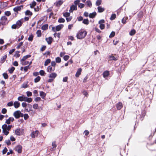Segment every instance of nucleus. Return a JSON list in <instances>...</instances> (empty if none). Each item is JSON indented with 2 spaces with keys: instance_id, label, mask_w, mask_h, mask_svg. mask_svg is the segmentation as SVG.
Segmentation results:
<instances>
[{
  "instance_id": "30",
  "label": "nucleus",
  "mask_w": 156,
  "mask_h": 156,
  "mask_svg": "<svg viewBox=\"0 0 156 156\" xmlns=\"http://www.w3.org/2000/svg\"><path fill=\"white\" fill-rule=\"evenodd\" d=\"M48 24H45L44 25H43L41 29L43 30H45L48 28Z\"/></svg>"
},
{
  "instance_id": "10",
  "label": "nucleus",
  "mask_w": 156,
  "mask_h": 156,
  "mask_svg": "<svg viewBox=\"0 0 156 156\" xmlns=\"http://www.w3.org/2000/svg\"><path fill=\"white\" fill-rule=\"evenodd\" d=\"M22 147L21 145H18L16 147L15 149L19 153H21L22 152Z\"/></svg>"
},
{
  "instance_id": "16",
  "label": "nucleus",
  "mask_w": 156,
  "mask_h": 156,
  "mask_svg": "<svg viewBox=\"0 0 156 156\" xmlns=\"http://www.w3.org/2000/svg\"><path fill=\"white\" fill-rule=\"evenodd\" d=\"M13 105L15 108H17L20 107V104L18 101H15L14 102Z\"/></svg>"
},
{
  "instance_id": "41",
  "label": "nucleus",
  "mask_w": 156,
  "mask_h": 156,
  "mask_svg": "<svg viewBox=\"0 0 156 156\" xmlns=\"http://www.w3.org/2000/svg\"><path fill=\"white\" fill-rule=\"evenodd\" d=\"M29 62L28 61H26L24 62H21V64L23 66L29 64Z\"/></svg>"
},
{
  "instance_id": "26",
  "label": "nucleus",
  "mask_w": 156,
  "mask_h": 156,
  "mask_svg": "<svg viewBox=\"0 0 156 156\" xmlns=\"http://www.w3.org/2000/svg\"><path fill=\"white\" fill-rule=\"evenodd\" d=\"M109 58L110 60H114L115 61L117 60V58L115 57L113 55L109 56Z\"/></svg>"
},
{
  "instance_id": "58",
  "label": "nucleus",
  "mask_w": 156,
  "mask_h": 156,
  "mask_svg": "<svg viewBox=\"0 0 156 156\" xmlns=\"http://www.w3.org/2000/svg\"><path fill=\"white\" fill-rule=\"evenodd\" d=\"M55 37H56L59 38L60 37V33H58V34L55 33L54 34Z\"/></svg>"
},
{
  "instance_id": "4",
  "label": "nucleus",
  "mask_w": 156,
  "mask_h": 156,
  "mask_svg": "<svg viewBox=\"0 0 156 156\" xmlns=\"http://www.w3.org/2000/svg\"><path fill=\"white\" fill-rule=\"evenodd\" d=\"M63 24H61L56 26V27H53L52 28V30L54 32H55L56 31H59L63 27Z\"/></svg>"
},
{
  "instance_id": "56",
  "label": "nucleus",
  "mask_w": 156,
  "mask_h": 156,
  "mask_svg": "<svg viewBox=\"0 0 156 156\" xmlns=\"http://www.w3.org/2000/svg\"><path fill=\"white\" fill-rule=\"evenodd\" d=\"M29 117L28 115L27 114H25L24 115V118L25 120H27Z\"/></svg>"
},
{
  "instance_id": "52",
  "label": "nucleus",
  "mask_w": 156,
  "mask_h": 156,
  "mask_svg": "<svg viewBox=\"0 0 156 156\" xmlns=\"http://www.w3.org/2000/svg\"><path fill=\"white\" fill-rule=\"evenodd\" d=\"M115 32L112 31L111 32L110 34L109 35V37L111 38L113 37L115 35Z\"/></svg>"
},
{
  "instance_id": "43",
  "label": "nucleus",
  "mask_w": 156,
  "mask_h": 156,
  "mask_svg": "<svg viewBox=\"0 0 156 156\" xmlns=\"http://www.w3.org/2000/svg\"><path fill=\"white\" fill-rule=\"evenodd\" d=\"M28 87L27 83L25 82L23 83L22 85V87L26 88Z\"/></svg>"
},
{
  "instance_id": "34",
  "label": "nucleus",
  "mask_w": 156,
  "mask_h": 156,
  "mask_svg": "<svg viewBox=\"0 0 156 156\" xmlns=\"http://www.w3.org/2000/svg\"><path fill=\"white\" fill-rule=\"evenodd\" d=\"M7 57V56L6 55H5L3 56L2 58H1V61L2 62H5V60L6 59Z\"/></svg>"
},
{
  "instance_id": "38",
  "label": "nucleus",
  "mask_w": 156,
  "mask_h": 156,
  "mask_svg": "<svg viewBox=\"0 0 156 156\" xmlns=\"http://www.w3.org/2000/svg\"><path fill=\"white\" fill-rule=\"evenodd\" d=\"M101 3V0H97L96 2V5L97 6H99Z\"/></svg>"
},
{
  "instance_id": "17",
  "label": "nucleus",
  "mask_w": 156,
  "mask_h": 156,
  "mask_svg": "<svg viewBox=\"0 0 156 156\" xmlns=\"http://www.w3.org/2000/svg\"><path fill=\"white\" fill-rule=\"evenodd\" d=\"M45 39L49 44H50L52 42V39L51 37H49L48 38H46Z\"/></svg>"
},
{
  "instance_id": "40",
  "label": "nucleus",
  "mask_w": 156,
  "mask_h": 156,
  "mask_svg": "<svg viewBox=\"0 0 156 156\" xmlns=\"http://www.w3.org/2000/svg\"><path fill=\"white\" fill-rule=\"evenodd\" d=\"M33 37L34 36L33 35H30L28 38V41H32L33 40Z\"/></svg>"
},
{
  "instance_id": "53",
  "label": "nucleus",
  "mask_w": 156,
  "mask_h": 156,
  "mask_svg": "<svg viewBox=\"0 0 156 156\" xmlns=\"http://www.w3.org/2000/svg\"><path fill=\"white\" fill-rule=\"evenodd\" d=\"M69 58V55H66L64 56L63 58L64 60L67 61Z\"/></svg>"
},
{
  "instance_id": "5",
  "label": "nucleus",
  "mask_w": 156,
  "mask_h": 156,
  "mask_svg": "<svg viewBox=\"0 0 156 156\" xmlns=\"http://www.w3.org/2000/svg\"><path fill=\"white\" fill-rule=\"evenodd\" d=\"M23 8V6L22 5L20 6H17L15 7L13 10L14 11L16 12L15 14L16 15L18 13V11H20Z\"/></svg>"
},
{
  "instance_id": "54",
  "label": "nucleus",
  "mask_w": 156,
  "mask_h": 156,
  "mask_svg": "<svg viewBox=\"0 0 156 156\" xmlns=\"http://www.w3.org/2000/svg\"><path fill=\"white\" fill-rule=\"evenodd\" d=\"M80 0H76L74 2V3L75 5H78L80 4Z\"/></svg>"
},
{
  "instance_id": "6",
  "label": "nucleus",
  "mask_w": 156,
  "mask_h": 156,
  "mask_svg": "<svg viewBox=\"0 0 156 156\" xmlns=\"http://www.w3.org/2000/svg\"><path fill=\"white\" fill-rule=\"evenodd\" d=\"M23 129H20L19 128L15 130V133L17 135H20L23 134Z\"/></svg>"
},
{
  "instance_id": "14",
  "label": "nucleus",
  "mask_w": 156,
  "mask_h": 156,
  "mask_svg": "<svg viewBox=\"0 0 156 156\" xmlns=\"http://www.w3.org/2000/svg\"><path fill=\"white\" fill-rule=\"evenodd\" d=\"M24 101L30 103L32 101V99L31 98H28L25 96Z\"/></svg>"
},
{
  "instance_id": "25",
  "label": "nucleus",
  "mask_w": 156,
  "mask_h": 156,
  "mask_svg": "<svg viewBox=\"0 0 156 156\" xmlns=\"http://www.w3.org/2000/svg\"><path fill=\"white\" fill-rule=\"evenodd\" d=\"M96 15V13L95 12H93L92 13H90L89 15V16L90 18H93L95 17Z\"/></svg>"
},
{
  "instance_id": "42",
  "label": "nucleus",
  "mask_w": 156,
  "mask_h": 156,
  "mask_svg": "<svg viewBox=\"0 0 156 156\" xmlns=\"http://www.w3.org/2000/svg\"><path fill=\"white\" fill-rule=\"evenodd\" d=\"M70 15L69 12H66L64 13L63 16H64L67 17L69 16Z\"/></svg>"
},
{
  "instance_id": "11",
  "label": "nucleus",
  "mask_w": 156,
  "mask_h": 156,
  "mask_svg": "<svg viewBox=\"0 0 156 156\" xmlns=\"http://www.w3.org/2000/svg\"><path fill=\"white\" fill-rule=\"evenodd\" d=\"M63 1L62 0H60L56 1L55 3V4L56 6L59 7L61 5L63 2Z\"/></svg>"
},
{
  "instance_id": "60",
  "label": "nucleus",
  "mask_w": 156,
  "mask_h": 156,
  "mask_svg": "<svg viewBox=\"0 0 156 156\" xmlns=\"http://www.w3.org/2000/svg\"><path fill=\"white\" fill-rule=\"evenodd\" d=\"M7 112V110L5 108H3L2 109V112L3 114H5Z\"/></svg>"
},
{
  "instance_id": "39",
  "label": "nucleus",
  "mask_w": 156,
  "mask_h": 156,
  "mask_svg": "<svg viewBox=\"0 0 156 156\" xmlns=\"http://www.w3.org/2000/svg\"><path fill=\"white\" fill-rule=\"evenodd\" d=\"M15 68L14 67H12L10 68V69L9 70V71L10 73H12L13 72V71L15 70Z\"/></svg>"
},
{
  "instance_id": "8",
  "label": "nucleus",
  "mask_w": 156,
  "mask_h": 156,
  "mask_svg": "<svg viewBox=\"0 0 156 156\" xmlns=\"http://www.w3.org/2000/svg\"><path fill=\"white\" fill-rule=\"evenodd\" d=\"M1 22L2 23V25H5L7 23V18L5 16H2L1 19Z\"/></svg>"
},
{
  "instance_id": "31",
  "label": "nucleus",
  "mask_w": 156,
  "mask_h": 156,
  "mask_svg": "<svg viewBox=\"0 0 156 156\" xmlns=\"http://www.w3.org/2000/svg\"><path fill=\"white\" fill-rule=\"evenodd\" d=\"M51 60L50 59H47L45 61L44 64V65L45 66H46L50 62Z\"/></svg>"
},
{
  "instance_id": "55",
  "label": "nucleus",
  "mask_w": 156,
  "mask_h": 156,
  "mask_svg": "<svg viewBox=\"0 0 156 156\" xmlns=\"http://www.w3.org/2000/svg\"><path fill=\"white\" fill-rule=\"evenodd\" d=\"M5 15L9 16L11 15V13L10 11H7L5 12Z\"/></svg>"
},
{
  "instance_id": "12",
  "label": "nucleus",
  "mask_w": 156,
  "mask_h": 156,
  "mask_svg": "<svg viewBox=\"0 0 156 156\" xmlns=\"http://www.w3.org/2000/svg\"><path fill=\"white\" fill-rule=\"evenodd\" d=\"M77 9V6L76 5H73L70 8L69 11L70 12H73V10H76Z\"/></svg>"
},
{
  "instance_id": "45",
  "label": "nucleus",
  "mask_w": 156,
  "mask_h": 156,
  "mask_svg": "<svg viewBox=\"0 0 156 156\" xmlns=\"http://www.w3.org/2000/svg\"><path fill=\"white\" fill-rule=\"evenodd\" d=\"M36 34H37V36L38 37H40L41 36V32L40 30H38L37 31Z\"/></svg>"
},
{
  "instance_id": "23",
  "label": "nucleus",
  "mask_w": 156,
  "mask_h": 156,
  "mask_svg": "<svg viewBox=\"0 0 156 156\" xmlns=\"http://www.w3.org/2000/svg\"><path fill=\"white\" fill-rule=\"evenodd\" d=\"M46 94L43 91L40 92V95L41 96V98L44 99L45 97Z\"/></svg>"
},
{
  "instance_id": "35",
  "label": "nucleus",
  "mask_w": 156,
  "mask_h": 156,
  "mask_svg": "<svg viewBox=\"0 0 156 156\" xmlns=\"http://www.w3.org/2000/svg\"><path fill=\"white\" fill-rule=\"evenodd\" d=\"M41 79V77L39 76H37L36 78L34 79V82L37 83L39 82Z\"/></svg>"
},
{
  "instance_id": "57",
  "label": "nucleus",
  "mask_w": 156,
  "mask_h": 156,
  "mask_svg": "<svg viewBox=\"0 0 156 156\" xmlns=\"http://www.w3.org/2000/svg\"><path fill=\"white\" fill-rule=\"evenodd\" d=\"M39 73H40V74L41 76H44V75L45 73L44 71V70H41L40 71Z\"/></svg>"
},
{
  "instance_id": "33",
  "label": "nucleus",
  "mask_w": 156,
  "mask_h": 156,
  "mask_svg": "<svg viewBox=\"0 0 156 156\" xmlns=\"http://www.w3.org/2000/svg\"><path fill=\"white\" fill-rule=\"evenodd\" d=\"M116 15L115 14H113L112 15L110 19L111 20H113L116 18Z\"/></svg>"
},
{
  "instance_id": "18",
  "label": "nucleus",
  "mask_w": 156,
  "mask_h": 156,
  "mask_svg": "<svg viewBox=\"0 0 156 156\" xmlns=\"http://www.w3.org/2000/svg\"><path fill=\"white\" fill-rule=\"evenodd\" d=\"M31 56V55H27L24 56L22 59L21 60V62H24L27 58L30 57Z\"/></svg>"
},
{
  "instance_id": "49",
  "label": "nucleus",
  "mask_w": 156,
  "mask_h": 156,
  "mask_svg": "<svg viewBox=\"0 0 156 156\" xmlns=\"http://www.w3.org/2000/svg\"><path fill=\"white\" fill-rule=\"evenodd\" d=\"M87 5L89 7H91L92 5V3L90 1H87L86 2Z\"/></svg>"
},
{
  "instance_id": "32",
  "label": "nucleus",
  "mask_w": 156,
  "mask_h": 156,
  "mask_svg": "<svg viewBox=\"0 0 156 156\" xmlns=\"http://www.w3.org/2000/svg\"><path fill=\"white\" fill-rule=\"evenodd\" d=\"M136 33V31L135 30H132L129 32V35L131 36L134 35Z\"/></svg>"
},
{
  "instance_id": "50",
  "label": "nucleus",
  "mask_w": 156,
  "mask_h": 156,
  "mask_svg": "<svg viewBox=\"0 0 156 156\" xmlns=\"http://www.w3.org/2000/svg\"><path fill=\"white\" fill-rule=\"evenodd\" d=\"M8 151L6 147H5L2 151V154H5Z\"/></svg>"
},
{
  "instance_id": "2",
  "label": "nucleus",
  "mask_w": 156,
  "mask_h": 156,
  "mask_svg": "<svg viewBox=\"0 0 156 156\" xmlns=\"http://www.w3.org/2000/svg\"><path fill=\"white\" fill-rule=\"evenodd\" d=\"M87 34V32L85 31H80L77 33L76 37L78 39L84 38Z\"/></svg>"
},
{
  "instance_id": "27",
  "label": "nucleus",
  "mask_w": 156,
  "mask_h": 156,
  "mask_svg": "<svg viewBox=\"0 0 156 156\" xmlns=\"http://www.w3.org/2000/svg\"><path fill=\"white\" fill-rule=\"evenodd\" d=\"M98 12H103L104 10L105 9L104 8H103L101 6H98Z\"/></svg>"
},
{
  "instance_id": "29",
  "label": "nucleus",
  "mask_w": 156,
  "mask_h": 156,
  "mask_svg": "<svg viewBox=\"0 0 156 156\" xmlns=\"http://www.w3.org/2000/svg\"><path fill=\"white\" fill-rule=\"evenodd\" d=\"M32 14V12L30 10H27L25 12V15H26L31 16Z\"/></svg>"
},
{
  "instance_id": "1",
  "label": "nucleus",
  "mask_w": 156,
  "mask_h": 156,
  "mask_svg": "<svg viewBox=\"0 0 156 156\" xmlns=\"http://www.w3.org/2000/svg\"><path fill=\"white\" fill-rule=\"evenodd\" d=\"M12 127V125L7 126L6 124H4L2 126L3 133L5 135H7L9 133L8 131L10 130Z\"/></svg>"
},
{
  "instance_id": "21",
  "label": "nucleus",
  "mask_w": 156,
  "mask_h": 156,
  "mask_svg": "<svg viewBox=\"0 0 156 156\" xmlns=\"http://www.w3.org/2000/svg\"><path fill=\"white\" fill-rule=\"evenodd\" d=\"M25 97V95H22L21 96H19L18 97L17 99L18 101H24Z\"/></svg>"
},
{
  "instance_id": "19",
  "label": "nucleus",
  "mask_w": 156,
  "mask_h": 156,
  "mask_svg": "<svg viewBox=\"0 0 156 156\" xmlns=\"http://www.w3.org/2000/svg\"><path fill=\"white\" fill-rule=\"evenodd\" d=\"M117 108L118 110H120L122 107V103L119 102L116 105Z\"/></svg>"
},
{
  "instance_id": "28",
  "label": "nucleus",
  "mask_w": 156,
  "mask_h": 156,
  "mask_svg": "<svg viewBox=\"0 0 156 156\" xmlns=\"http://www.w3.org/2000/svg\"><path fill=\"white\" fill-rule=\"evenodd\" d=\"M26 0H17L16 2V3L17 5H19L22 4Z\"/></svg>"
},
{
  "instance_id": "51",
  "label": "nucleus",
  "mask_w": 156,
  "mask_h": 156,
  "mask_svg": "<svg viewBox=\"0 0 156 156\" xmlns=\"http://www.w3.org/2000/svg\"><path fill=\"white\" fill-rule=\"evenodd\" d=\"M33 107L34 109H37L38 108V105L37 104H35L33 105Z\"/></svg>"
},
{
  "instance_id": "46",
  "label": "nucleus",
  "mask_w": 156,
  "mask_h": 156,
  "mask_svg": "<svg viewBox=\"0 0 156 156\" xmlns=\"http://www.w3.org/2000/svg\"><path fill=\"white\" fill-rule=\"evenodd\" d=\"M58 21L59 23H64L65 21V20L63 18H61L59 19L58 20Z\"/></svg>"
},
{
  "instance_id": "22",
  "label": "nucleus",
  "mask_w": 156,
  "mask_h": 156,
  "mask_svg": "<svg viewBox=\"0 0 156 156\" xmlns=\"http://www.w3.org/2000/svg\"><path fill=\"white\" fill-rule=\"evenodd\" d=\"M52 147L51 148L50 150L51 151H53L55 149V148L56 147V145L55 144V142H53L52 143Z\"/></svg>"
},
{
  "instance_id": "64",
  "label": "nucleus",
  "mask_w": 156,
  "mask_h": 156,
  "mask_svg": "<svg viewBox=\"0 0 156 156\" xmlns=\"http://www.w3.org/2000/svg\"><path fill=\"white\" fill-rule=\"evenodd\" d=\"M78 6L79 8H82L84 6V5L82 3H80L78 5Z\"/></svg>"
},
{
  "instance_id": "20",
  "label": "nucleus",
  "mask_w": 156,
  "mask_h": 156,
  "mask_svg": "<svg viewBox=\"0 0 156 156\" xmlns=\"http://www.w3.org/2000/svg\"><path fill=\"white\" fill-rule=\"evenodd\" d=\"M82 71V69L81 68L78 69L77 72L76 73L75 76L76 77H78L81 74V72Z\"/></svg>"
},
{
  "instance_id": "63",
  "label": "nucleus",
  "mask_w": 156,
  "mask_h": 156,
  "mask_svg": "<svg viewBox=\"0 0 156 156\" xmlns=\"http://www.w3.org/2000/svg\"><path fill=\"white\" fill-rule=\"evenodd\" d=\"M13 105V102L12 101H10L7 104V105L8 106H11Z\"/></svg>"
},
{
  "instance_id": "3",
  "label": "nucleus",
  "mask_w": 156,
  "mask_h": 156,
  "mask_svg": "<svg viewBox=\"0 0 156 156\" xmlns=\"http://www.w3.org/2000/svg\"><path fill=\"white\" fill-rule=\"evenodd\" d=\"M23 22L20 20H19L16 22V24H14L12 26L11 28L13 29L19 28L22 25Z\"/></svg>"
},
{
  "instance_id": "61",
  "label": "nucleus",
  "mask_w": 156,
  "mask_h": 156,
  "mask_svg": "<svg viewBox=\"0 0 156 156\" xmlns=\"http://www.w3.org/2000/svg\"><path fill=\"white\" fill-rule=\"evenodd\" d=\"M77 19L79 21H80L83 20V18L82 16H80L77 18Z\"/></svg>"
},
{
  "instance_id": "9",
  "label": "nucleus",
  "mask_w": 156,
  "mask_h": 156,
  "mask_svg": "<svg viewBox=\"0 0 156 156\" xmlns=\"http://www.w3.org/2000/svg\"><path fill=\"white\" fill-rule=\"evenodd\" d=\"M39 132L38 131H36L32 132L31 134V136L32 138H35L37 137L38 136Z\"/></svg>"
},
{
  "instance_id": "15",
  "label": "nucleus",
  "mask_w": 156,
  "mask_h": 156,
  "mask_svg": "<svg viewBox=\"0 0 156 156\" xmlns=\"http://www.w3.org/2000/svg\"><path fill=\"white\" fill-rule=\"evenodd\" d=\"M52 66H50L48 67L47 72L49 73H51V71H54L55 70V67H52Z\"/></svg>"
},
{
  "instance_id": "36",
  "label": "nucleus",
  "mask_w": 156,
  "mask_h": 156,
  "mask_svg": "<svg viewBox=\"0 0 156 156\" xmlns=\"http://www.w3.org/2000/svg\"><path fill=\"white\" fill-rule=\"evenodd\" d=\"M83 23L87 25L89 24V20L88 19H84Z\"/></svg>"
},
{
  "instance_id": "7",
  "label": "nucleus",
  "mask_w": 156,
  "mask_h": 156,
  "mask_svg": "<svg viewBox=\"0 0 156 156\" xmlns=\"http://www.w3.org/2000/svg\"><path fill=\"white\" fill-rule=\"evenodd\" d=\"M20 114L21 112L20 111H16L14 112L13 115L16 119H18L20 117Z\"/></svg>"
},
{
  "instance_id": "44",
  "label": "nucleus",
  "mask_w": 156,
  "mask_h": 156,
  "mask_svg": "<svg viewBox=\"0 0 156 156\" xmlns=\"http://www.w3.org/2000/svg\"><path fill=\"white\" fill-rule=\"evenodd\" d=\"M23 42H20L19 44L17 45V46L16 47V48L17 49H19L20 47L22 46L23 45Z\"/></svg>"
},
{
  "instance_id": "47",
  "label": "nucleus",
  "mask_w": 156,
  "mask_h": 156,
  "mask_svg": "<svg viewBox=\"0 0 156 156\" xmlns=\"http://www.w3.org/2000/svg\"><path fill=\"white\" fill-rule=\"evenodd\" d=\"M36 2L34 1L31 4H30V7L31 8H33L36 5Z\"/></svg>"
},
{
  "instance_id": "62",
  "label": "nucleus",
  "mask_w": 156,
  "mask_h": 156,
  "mask_svg": "<svg viewBox=\"0 0 156 156\" xmlns=\"http://www.w3.org/2000/svg\"><path fill=\"white\" fill-rule=\"evenodd\" d=\"M29 69V66H25L24 67V70L26 72L27 71L28 69Z\"/></svg>"
},
{
  "instance_id": "13",
  "label": "nucleus",
  "mask_w": 156,
  "mask_h": 156,
  "mask_svg": "<svg viewBox=\"0 0 156 156\" xmlns=\"http://www.w3.org/2000/svg\"><path fill=\"white\" fill-rule=\"evenodd\" d=\"M57 76V74L56 73H52L49 74V77L50 78H51L54 79Z\"/></svg>"
},
{
  "instance_id": "24",
  "label": "nucleus",
  "mask_w": 156,
  "mask_h": 156,
  "mask_svg": "<svg viewBox=\"0 0 156 156\" xmlns=\"http://www.w3.org/2000/svg\"><path fill=\"white\" fill-rule=\"evenodd\" d=\"M103 76L105 78L108 77L109 75V71H105L103 73Z\"/></svg>"
},
{
  "instance_id": "59",
  "label": "nucleus",
  "mask_w": 156,
  "mask_h": 156,
  "mask_svg": "<svg viewBox=\"0 0 156 156\" xmlns=\"http://www.w3.org/2000/svg\"><path fill=\"white\" fill-rule=\"evenodd\" d=\"M26 93L28 97L31 96L32 95V93L30 91H27L26 92Z\"/></svg>"
},
{
  "instance_id": "37",
  "label": "nucleus",
  "mask_w": 156,
  "mask_h": 156,
  "mask_svg": "<svg viewBox=\"0 0 156 156\" xmlns=\"http://www.w3.org/2000/svg\"><path fill=\"white\" fill-rule=\"evenodd\" d=\"M55 61L56 62L59 63L61 62V59L60 57H57L55 58Z\"/></svg>"
},
{
  "instance_id": "48",
  "label": "nucleus",
  "mask_w": 156,
  "mask_h": 156,
  "mask_svg": "<svg viewBox=\"0 0 156 156\" xmlns=\"http://www.w3.org/2000/svg\"><path fill=\"white\" fill-rule=\"evenodd\" d=\"M3 76L4 78L5 79H7L8 78V74L5 73H4L3 74Z\"/></svg>"
}]
</instances>
